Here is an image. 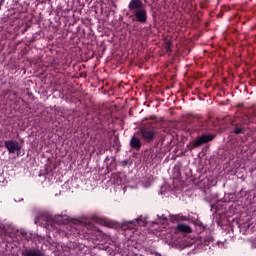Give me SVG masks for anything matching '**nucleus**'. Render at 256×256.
I'll list each match as a JSON object with an SVG mask.
<instances>
[{
	"label": "nucleus",
	"mask_w": 256,
	"mask_h": 256,
	"mask_svg": "<svg viewBox=\"0 0 256 256\" xmlns=\"http://www.w3.org/2000/svg\"><path fill=\"white\" fill-rule=\"evenodd\" d=\"M45 227L50 231H61L64 230L67 238H77L80 235V227L81 225H73V224H63L62 217H50L47 219L45 223Z\"/></svg>",
	"instance_id": "1"
},
{
	"label": "nucleus",
	"mask_w": 256,
	"mask_h": 256,
	"mask_svg": "<svg viewBox=\"0 0 256 256\" xmlns=\"http://www.w3.org/2000/svg\"><path fill=\"white\" fill-rule=\"evenodd\" d=\"M157 132L154 127L150 126H142L138 128V132H136V136H140L144 143H152L156 139Z\"/></svg>",
	"instance_id": "2"
},
{
	"label": "nucleus",
	"mask_w": 256,
	"mask_h": 256,
	"mask_svg": "<svg viewBox=\"0 0 256 256\" xmlns=\"http://www.w3.org/2000/svg\"><path fill=\"white\" fill-rule=\"evenodd\" d=\"M216 138V135L210 133H202L200 136L196 137L190 142L191 150L199 148L207 143L212 142Z\"/></svg>",
	"instance_id": "3"
},
{
	"label": "nucleus",
	"mask_w": 256,
	"mask_h": 256,
	"mask_svg": "<svg viewBox=\"0 0 256 256\" xmlns=\"http://www.w3.org/2000/svg\"><path fill=\"white\" fill-rule=\"evenodd\" d=\"M216 138V135L210 133H202L200 136L196 137L190 142L191 150L199 148L207 143L212 142Z\"/></svg>",
	"instance_id": "4"
},
{
	"label": "nucleus",
	"mask_w": 256,
	"mask_h": 256,
	"mask_svg": "<svg viewBox=\"0 0 256 256\" xmlns=\"http://www.w3.org/2000/svg\"><path fill=\"white\" fill-rule=\"evenodd\" d=\"M134 21L138 24L146 25L148 22V13L145 8L134 11Z\"/></svg>",
	"instance_id": "5"
},
{
	"label": "nucleus",
	"mask_w": 256,
	"mask_h": 256,
	"mask_svg": "<svg viewBox=\"0 0 256 256\" xmlns=\"http://www.w3.org/2000/svg\"><path fill=\"white\" fill-rule=\"evenodd\" d=\"M5 147L7 148L9 154H15L16 152H20L22 149L19 142L15 140L5 141Z\"/></svg>",
	"instance_id": "6"
},
{
	"label": "nucleus",
	"mask_w": 256,
	"mask_h": 256,
	"mask_svg": "<svg viewBox=\"0 0 256 256\" xmlns=\"http://www.w3.org/2000/svg\"><path fill=\"white\" fill-rule=\"evenodd\" d=\"M144 7H145V4L143 3L142 0H130V2L128 3V10L130 12L141 10Z\"/></svg>",
	"instance_id": "7"
},
{
	"label": "nucleus",
	"mask_w": 256,
	"mask_h": 256,
	"mask_svg": "<svg viewBox=\"0 0 256 256\" xmlns=\"http://www.w3.org/2000/svg\"><path fill=\"white\" fill-rule=\"evenodd\" d=\"M233 134L235 135H244L246 133V127L242 123L236 121L232 122Z\"/></svg>",
	"instance_id": "8"
},
{
	"label": "nucleus",
	"mask_w": 256,
	"mask_h": 256,
	"mask_svg": "<svg viewBox=\"0 0 256 256\" xmlns=\"http://www.w3.org/2000/svg\"><path fill=\"white\" fill-rule=\"evenodd\" d=\"M22 256H46V253L43 249H27L23 251Z\"/></svg>",
	"instance_id": "9"
},
{
	"label": "nucleus",
	"mask_w": 256,
	"mask_h": 256,
	"mask_svg": "<svg viewBox=\"0 0 256 256\" xmlns=\"http://www.w3.org/2000/svg\"><path fill=\"white\" fill-rule=\"evenodd\" d=\"M141 147H142L141 139L139 137L132 136V138H130V148L136 151H140Z\"/></svg>",
	"instance_id": "10"
},
{
	"label": "nucleus",
	"mask_w": 256,
	"mask_h": 256,
	"mask_svg": "<svg viewBox=\"0 0 256 256\" xmlns=\"http://www.w3.org/2000/svg\"><path fill=\"white\" fill-rule=\"evenodd\" d=\"M176 231L179 233L190 234L192 233V228L188 224L178 223V225H176Z\"/></svg>",
	"instance_id": "11"
},
{
	"label": "nucleus",
	"mask_w": 256,
	"mask_h": 256,
	"mask_svg": "<svg viewBox=\"0 0 256 256\" xmlns=\"http://www.w3.org/2000/svg\"><path fill=\"white\" fill-rule=\"evenodd\" d=\"M188 220H189V217L186 215H183L182 213L170 215V222L172 223H176L179 221H188Z\"/></svg>",
	"instance_id": "12"
},
{
	"label": "nucleus",
	"mask_w": 256,
	"mask_h": 256,
	"mask_svg": "<svg viewBox=\"0 0 256 256\" xmlns=\"http://www.w3.org/2000/svg\"><path fill=\"white\" fill-rule=\"evenodd\" d=\"M164 50H166V54L172 53V42L171 41H166L164 43Z\"/></svg>",
	"instance_id": "13"
},
{
	"label": "nucleus",
	"mask_w": 256,
	"mask_h": 256,
	"mask_svg": "<svg viewBox=\"0 0 256 256\" xmlns=\"http://www.w3.org/2000/svg\"><path fill=\"white\" fill-rule=\"evenodd\" d=\"M122 164H124L125 166H127L128 161H127V160H124V161H122Z\"/></svg>",
	"instance_id": "14"
},
{
	"label": "nucleus",
	"mask_w": 256,
	"mask_h": 256,
	"mask_svg": "<svg viewBox=\"0 0 256 256\" xmlns=\"http://www.w3.org/2000/svg\"><path fill=\"white\" fill-rule=\"evenodd\" d=\"M136 221H138V224L141 225V222H142V219H141V218L136 219Z\"/></svg>",
	"instance_id": "15"
},
{
	"label": "nucleus",
	"mask_w": 256,
	"mask_h": 256,
	"mask_svg": "<svg viewBox=\"0 0 256 256\" xmlns=\"http://www.w3.org/2000/svg\"><path fill=\"white\" fill-rule=\"evenodd\" d=\"M162 220L167 221V217L162 215Z\"/></svg>",
	"instance_id": "16"
},
{
	"label": "nucleus",
	"mask_w": 256,
	"mask_h": 256,
	"mask_svg": "<svg viewBox=\"0 0 256 256\" xmlns=\"http://www.w3.org/2000/svg\"><path fill=\"white\" fill-rule=\"evenodd\" d=\"M22 236L25 237L26 236V232H22Z\"/></svg>",
	"instance_id": "17"
},
{
	"label": "nucleus",
	"mask_w": 256,
	"mask_h": 256,
	"mask_svg": "<svg viewBox=\"0 0 256 256\" xmlns=\"http://www.w3.org/2000/svg\"><path fill=\"white\" fill-rule=\"evenodd\" d=\"M204 244H205V245H209V243H207V240H204Z\"/></svg>",
	"instance_id": "18"
},
{
	"label": "nucleus",
	"mask_w": 256,
	"mask_h": 256,
	"mask_svg": "<svg viewBox=\"0 0 256 256\" xmlns=\"http://www.w3.org/2000/svg\"><path fill=\"white\" fill-rule=\"evenodd\" d=\"M13 95L16 97L17 96V92H13Z\"/></svg>",
	"instance_id": "19"
},
{
	"label": "nucleus",
	"mask_w": 256,
	"mask_h": 256,
	"mask_svg": "<svg viewBox=\"0 0 256 256\" xmlns=\"http://www.w3.org/2000/svg\"><path fill=\"white\" fill-rule=\"evenodd\" d=\"M2 4L0 3V10H1Z\"/></svg>",
	"instance_id": "20"
}]
</instances>
